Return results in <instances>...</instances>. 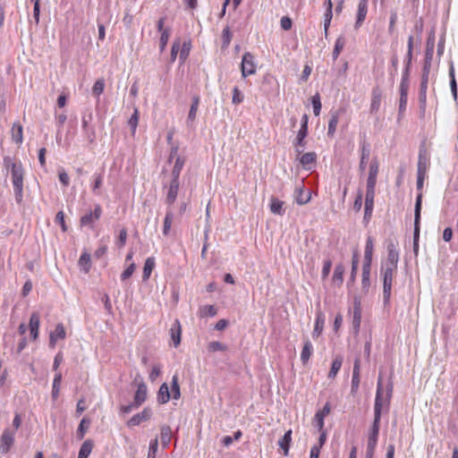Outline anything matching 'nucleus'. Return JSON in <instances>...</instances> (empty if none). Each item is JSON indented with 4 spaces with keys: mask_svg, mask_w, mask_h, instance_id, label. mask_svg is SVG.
I'll return each mask as SVG.
<instances>
[{
    "mask_svg": "<svg viewBox=\"0 0 458 458\" xmlns=\"http://www.w3.org/2000/svg\"><path fill=\"white\" fill-rule=\"evenodd\" d=\"M4 165L6 170L11 172L15 199L17 203H21L23 198L24 170L22 165L20 161H16L13 157L6 156L4 157Z\"/></svg>",
    "mask_w": 458,
    "mask_h": 458,
    "instance_id": "nucleus-1",
    "label": "nucleus"
},
{
    "mask_svg": "<svg viewBox=\"0 0 458 458\" xmlns=\"http://www.w3.org/2000/svg\"><path fill=\"white\" fill-rule=\"evenodd\" d=\"M393 383L389 381L384 387L382 377L379 375L377 383V393L374 405V418L381 419L383 408L388 407L393 394Z\"/></svg>",
    "mask_w": 458,
    "mask_h": 458,
    "instance_id": "nucleus-2",
    "label": "nucleus"
},
{
    "mask_svg": "<svg viewBox=\"0 0 458 458\" xmlns=\"http://www.w3.org/2000/svg\"><path fill=\"white\" fill-rule=\"evenodd\" d=\"M426 174H417V189L420 191V192L417 195L416 202H415V209H414V232H413V238H414V250L416 251L418 243L417 241L420 236V211H421V205H422V187L423 182L425 179Z\"/></svg>",
    "mask_w": 458,
    "mask_h": 458,
    "instance_id": "nucleus-3",
    "label": "nucleus"
},
{
    "mask_svg": "<svg viewBox=\"0 0 458 458\" xmlns=\"http://www.w3.org/2000/svg\"><path fill=\"white\" fill-rule=\"evenodd\" d=\"M396 270L397 268L381 267L380 275L383 279V299L385 303L390 301L394 275Z\"/></svg>",
    "mask_w": 458,
    "mask_h": 458,
    "instance_id": "nucleus-4",
    "label": "nucleus"
},
{
    "mask_svg": "<svg viewBox=\"0 0 458 458\" xmlns=\"http://www.w3.org/2000/svg\"><path fill=\"white\" fill-rule=\"evenodd\" d=\"M256 68L257 65L253 55L250 52H246L242 56L241 64L242 76L246 78L254 74L256 72Z\"/></svg>",
    "mask_w": 458,
    "mask_h": 458,
    "instance_id": "nucleus-5",
    "label": "nucleus"
},
{
    "mask_svg": "<svg viewBox=\"0 0 458 458\" xmlns=\"http://www.w3.org/2000/svg\"><path fill=\"white\" fill-rule=\"evenodd\" d=\"M399 261V252L396 249L395 244L393 242H390L387 244V258L386 261H384L381 267L397 268V264Z\"/></svg>",
    "mask_w": 458,
    "mask_h": 458,
    "instance_id": "nucleus-6",
    "label": "nucleus"
},
{
    "mask_svg": "<svg viewBox=\"0 0 458 458\" xmlns=\"http://www.w3.org/2000/svg\"><path fill=\"white\" fill-rule=\"evenodd\" d=\"M408 89H409V79L407 78V76L403 75V78H402V81L400 83L399 114H402L406 109Z\"/></svg>",
    "mask_w": 458,
    "mask_h": 458,
    "instance_id": "nucleus-7",
    "label": "nucleus"
},
{
    "mask_svg": "<svg viewBox=\"0 0 458 458\" xmlns=\"http://www.w3.org/2000/svg\"><path fill=\"white\" fill-rule=\"evenodd\" d=\"M152 416V411L149 407H146L142 411L133 415L128 421L127 426L131 428L140 425L143 421L148 420Z\"/></svg>",
    "mask_w": 458,
    "mask_h": 458,
    "instance_id": "nucleus-8",
    "label": "nucleus"
},
{
    "mask_svg": "<svg viewBox=\"0 0 458 458\" xmlns=\"http://www.w3.org/2000/svg\"><path fill=\"white\" fill-rule=\"evenodd\" d=\"M102 214L100 205L97 204L93 211H89L81 218V225L82 226L91 225L93 223L98 221Z\"/></svg>",
    "mask_w": 458,
    "mask_h": 458,
    "instance_id": "nucleus-9",
    "label": "nucleus"
},
{
    "mask_svg": "<svg viewBox=\"0 0 458 458\" xmlns=\"http://www.w3.org/2000/svg\"><path fill=\"white\" fill-rule=\"evenodd\" d=\"M368 2L369 0H360L358 4V10L356 15V21L354 28L358 30L363 23L368 13Z\"/></svg>",
    "mask_w": 458,
    "mask_h": 458,
    "instance_id": "nucleus-10",
    "label": "nucleus"
},
{
    "mask_svg": "<svg viewBox=\"0 0 458 458\" xmlns=\"http://www.w3.org/2000/svg\"><path fill=\"white\" fill-rule=\"evenodd\" d=\"M180 181L177 179H172L169 184L165 201L169 207L175 202L178 191H179Z\"/></svg>",
    "mask_w": 458,
    "mask_h": 458,
    "instance_id": "nucleus-11",
    "label": "nucleus"
},
{
    "mask_svg": "<svg viewBox=\"0 0 458 458\" xmlns=\"http://www.w3.org/2000/svg\"><path fill=\"white\" fill-rule=\"evenodd\" d=\"M148 390L147 386L144 382H141L138 385V388L134 394L133 403H135V407L139 408L147 399Z\"/></svg>",
    "mask_w": 458,
    "mask_h": 458,
    "instance_id": "nucleus-12",
    "label": "nucleus"
},
{
    "mask_svg": "<svg viewBox=\"0 0 458 458\" xmlns=\"http://www.w3.org/2000/svg\"><path fill=\"white\" fill-rule=\"evenodd\" d=\"M344 114V110H335V111H332L330 113V119H329V122H328V130H327V135L329 137H334L335 135V132L336 131V127H337V124H338V122H339V117L341 114Z\"/></svg>",
    "mask_w": 458,
    "mask_h": 458,
    "instance_id": "nucleus-13",
    "label": "nucleus"
},
{
    "mask_svg": "<svg viewBox=\"0 0 458 458\" xmlns=\"http://www.w3.org/2000/svg\"><path fill=\"white\" fill-rule=\"evenodd\" d=\"M66 335L63 324H57L55 329L50 333L49 345L54 348L57 340L64 339Z\"/></svg>",
    "mask_w": 458,
    "mask_h": 458,
    "instance_id": "nucleus-14",
    "label": "nucleus"
},
{
    "mask_svg": "<svg viewBox=\"0 0 458 458\" xmlns=\"http://www.w3.org/2000/svg\"><path fill=\"white\" fill-rule=\"evenodd\" d=\"M369 155H370L369 144L368 142H366L365 140H363L360 143V165H359L360 169L362 172L366 169L367 162L369 158Z\"/></svg>",
    "mask_w": 458,
    "mask_h": 458,
    "instance_id": "nucleus-15",
    "label": "nucleus"
},
{
    "mask_svg": "<svg viewBox=\"0 0 458 458\" xmlns=\"http://www.w3.org/2000/svg\"><path fill=\"white\" fill-rule=\"evenodd\" d=\"M14 434L13 431L6 429L1 437V449L3 453H7L13 444Z\"/></svg>",
    "mask_w": 458,
    "mask_h": 458,
    "instance_id": "nucleus-16",
    "label": "nucleus"
},
{
    "mask_svg": "<svg viewBox=\"0 0 458 458\" xmlns=\"http://www.w3.org/2000/svg\"><path fill=\"white\" fill-rule=\"evenodd\" d=\"M370 267L371 263L363 262L361 289L366 293L369 292L370 286Z\"/></svg>",
    "mask_w": 458,
    "mask_h": 458,
    "instance_id": "nucleus-17",
    "label": "nucleus"
},
{
    "mask_svg": "<svg viewBox=\"0 0 458 458\" xmlns=\"http://www.w3.org/2000/svg\"><path fill=\"white\" fill-rule=\"evenodd\" d=\"M12 140L17 145L23 141V129L20 123H14L11 129Z\"/></svg>",
    "mask_w": 458,
    "mask_h": 458,
    "instance_id": "nucleus-18",
    "label": "nucleus"
},
{
    "mask_svg": "<svg viewBox=\"0 0 458 458\" xmlns=\"http://www.w3.org/2000/svg\"><path fill=\"white\" fill-rule=\"evenodd\" d=\"M317 155L315 152H308L303 154L300 158V163L306 170H310L312 165H315Z\"/></svg>",
    "mask_w": 458,
    "mask_h": 458,
    "instance_id": "nucleus-19",
    "label": "nucleus"
},
{
    "mask_svg": "<svg viewBox=\"0 0 458 458\" xmlns=\"http://www.w3.org/2000/svg\"><path fill=\"white\" fill-rule=\"evenodd\" d=\"M174 218V213L172 207H168L166 214L164 219L163 234L167 236L170 233L173 220Z\"/></svg>",
    "mask_w": 458,
    "mask_h": 458,
    "instance_id": "nucleus-20",
    "label": "nucleus"
},
{
    "mask_svg": "<svg viewBox=\"0 0 458 458\" xmlns=\"http://www.w3.org/2000/svg\"><path fill=\"white\" fill-rule=\"evenodd\" d=\"M157 399L160 404H165L168 403L169 400L171 399V394L169 391L168 385L166 383H163L160 386L159 390L157 392Z\"/></svg>",
    "mask_w": 458,
    "mask_h": 458,
    "instance_id": "nucleus-21",
    "label": "nucleus"
},
{
    "mask_svg": "<svg viewBox=\"0 0 458 458\" xmlns=\"http://www.w3.org/2000/svg\"><path fill=\"white\" fill-rule=\"evenodd\" d=\"M381 104V91L378 89L372 90L371 103H370V113L376 114L379 110Z\"/></svg>",
    "mask_w": 458,
    "mask_h": 458,
    "instance_id": "nucleus-22",
    "label": "nucleus"
},
{
    "mask_svg": "<svg viewBox=\"0 0 458 458\" xmlns=\"http://www.w3.org/2000/svg\"><path fill=\"white\" fill-rule=\"evenodd\" d=\"M199 100H200L199 96H198V95L193 96L192 103L191 105V108H190L188 117H187L188 124L192 123L196 119V115H197V112H198V108H199Z\"/></svg>",
    "mask_w": 458,
    "mask_h": 458,
    "instance_id": "nucleus-23",
    "label": "nucleus"
},
{
    "mask_svg": "<svg viewBox=\"0 0 458 458\" xmlns=\"http://www.w3.org/2000/svg\"><path fill=\"white\" fill-rule=\"evenodd\" d=\"M324 324H325V315L319 311L317 314L315 326H314V329L312 332V336L314 338L318 337V335L322 333Z\"/></svg>",
    "mask_w": 458,
    "mask_h": 458,
    "instance_id": "nucleus-24",
    "label": "nucleus"
},
{
    "mask_svg": "<svg viewBox=\"0 0 458 458\" xmlns=\"http://www.w3.org/2000/svg\"><path fill=\"white\" fill-rule=\"evenodd\" d=\"M170 333L173 344L174 347H177L181 343V325L179 320H175L170 329Z\"/></svg>",
    "mask_w": 458,
    "mask_h": 458,
    "instance_id": "nucleus-25",
    "label": "nucleus"
},
{
    "mask_svg": "<svg viewBox=\"0 0 458 458\" xmlns=\"http://www.w3.org/2000/svg\"><path fill=\"white\" fill-rule=\"evenodd\" d=\"M313 352V345L309 339L304 341L303 348L301 353V360L303 364H306Z\"/></svg>",
    "mask_w": 458,
    "mask_h": 458,
    "instance_id": "nucleus-26",
    "label": "nucleus"
},
{
    "mask_svg": "<svg viewBox=\"0 0 458 458\" xmlns=\"http://www.w3.org/2000/svg\"><path fill=\"white\" fill-rule=\"evenodd\" d=\"M284 202L279 200L278 199L272 197L270 199V211L275 215L282 216L284 213V209L283 208Z\"/></svg>",
    "mask_w": 458,
    "mask_h": 458,
    "instance_id": "nucleus-27",
    "label": "nucleus"
},
{
    "mask_svg": "<svg viewBox=\"0 0 458 458\" xmlns=\"http://www.w3.org/2000/svg\"><path fill=\"white\" fill-rule=\"evenodd\" d=\"M291 441L292 430L289 429L284 433V437L278 442V445L283 449L284 455L288 454Z\"/></svg>",
    "mask_w": 458,
    "mask_h": 458,
    "instance_id": "nucleus-28",
    "label": "nucleus"
},
{
    "mask_svg": "<svg viewBox=\"0 0 458 458\" xmlns=\"http://www.w3.org/2000/svg\"><path fill=\"white\" fill-rule=\"evenodd\" d=\"M307 134L308 129L301 127L298 131L295 142L296 152L298 154H301L302 152V149H301V148L304 147V139L306 138Z\"/></svg>",
    "mask_w": 458,
    "mask_h": 458,
    "instance_id": "nucleus-29",
    "label": "nucleus"
},
{
    "mask_svg": "<svg viewBox=\"0 0 458 458\" xmlns=\"http://www.w3.org/2000/svg\"><path fill=\"white\" fill-rule=\"evenodd\" d=\"M160 440L163 446H167L171 441L172 430L167 425H163L160 428Z\"/></svg>",
    "mask_w": 458,
    "mask_h": 458,
    "instance_id": "nucleus-30",
    "label": "nucleus"
},
{
    "mask_svg": "<svg viewBox=\"0 0 458 458\" xmlns=\"http://www.w3.org/2000/svg\"><path fill=\"white\" fill-rule=\"evenodd\" d=\"M155 265H156V261L153 257H148L146 259L144 267H143V275H142V278L144 281L148 280L149 278L151 272H152L153 268L155 267Z\"/></svg>",
    "mask_w": 458,
    "mask_h": 458,
    "instance_id": "nucleus-31",
    "label": "nucleus"
},
{
    "mask_svg": "<svg viewBox=\"0 0 458 458\" xmlns=\"http://www.w3.org/2000/svg\"><path fill=\"white\" fill-rule=\"evenodd\" d=\"M185 160L184 158L181 157H176L175 163L174 165V167L172 169V179H177L179 180L181 172L183 168Z\"/></svg>",
    "mask_w": 458,
    "mask_h": 458,
    "instance_id": "nucleus-32",
    "label": "nucleus"
},
{
    "mask_svg": "<svg viewBox=\"0 0 458 458\" xmlns=\"http://www.w3.org/2000/svg\"><path fill=\"white\" fill-rule=\"evenodd\" d=\"M373 250H374L373 239L371 236H369L366 241L365 252H364V262L371 263Z\"/></svg>",
    "mask_w": 458,
    "mask_h": 458,
    "instance_id": "nucleus-33",
    "label": "nucleus"
},
{
    "mask_svg": "<svg viewBox=\"0 0 458 458\" xmlns=\"http://www.w3.org/2000/svg\"><path fill=\"white\" fill-rule=\"evenodd\" d=\"M344 267L342 264H338L334 270L332 280L334 284L341 285L344 281Z\"/></svg>",
    "mask_w": 458,
    "mask_h": 458,
    "instance_id": "nucleus-34",
    "label": "nucleus"
},
{
    "mask_svg": "<svg viewBox=\"0 0 458 458\" xmlns=\"http://www.w3.org/2000/svg\"><path fill=\"white\" fill-rule=\"evenodd\" d=\"M93 448V443L91 440H85L81 445L78 458H88Z\"/></svg>",
    "mask_w": 458,
    "mask_h": 458,
    "instance_id": "nucleus-35",
    "label": "nucleus"
},
{
    "mask_svg": "<svg viewBox=\"0 0 458 458\" xmlns=\"http://www.w3.org/2000/svg\"><path fill=\"white\" fill-rule=\"evenodd\" d=\"M342 363H343V358L341 356H337L334 359L332 365H331V369L328 373L329 378H335L336 377L338 371L340 370V369L342 367Z\"/></svg>",
    "mask_w": 458,
    "mask_h": 458,
    "instance_id": "nucleus-36",
    "label": "nucleus"
},
{
    "mask_svg": "<svg viewBox=\"0 0 458 458\" xmlns=\"http://www.w3.org/2000/svg\"><path fill=\"white\" fill-rule=\"evenodd\" d=\"M361 322V312L359 306H355L352 314V327L355 334H358Z\"/></svg>",
    "mask_w": 458,
    "mask_h": 458,
    "instance_id": "nucleus-37",
    "label": "nucleus"
},
{
    "mask_svg": "<svg viewBox=\"0 0 458 458\" xmlns=\"http://www.w3.org/2000/svg\"><path fill=\"white\" fill-rule=\"evenodd\" d=\"M344 46H345V38L343 36L338 37L335 40L334 50L332 53V57H333L334 61H335L338 58V56H339L341 51L344 49Z\"/></svg>",
    "mask_w": 458,
    "mask_h": 458,
    "instance_id": "nucleus-38",
    "label": "nucleus"
},
{
    "mask_svg": "<svg viewBox=\"0 0 458 458\" xmlns=\"http://www.w3.org/2000/svg\"><path fill=\"white\" fill-rule=\"evenodd\" d=\"M171 398L178 400L181 397V391L179 386V378L177 375H174L172 377V387H171Z\"/></svg>",
    "mask_w": 458,
    "mask_h": 458,
    "instance_id": "nucleus-39",
    "label": "nucleus"
},
{
    "mask_svg": "<svg viewBox=\"0 0 458 458\" xmlns=\"http://www.w3.org/2000/svg\"><path fill=\"white\" fill-rule=\"evenodd\" d=\"M428 166V159L426 154H423L420 151V155H419V160H418L417 174H426Z\"/></svg>",
    "mask_w": 458,
    "mask_h": 458,
    "instance_id": "nucleus-40",
    "label": "nucleus"
},
{
    "mask_svg": "<svg viewBox=\"0 0 458 458\" xmlns=\"http://www.w3.org/2000/svg\"><path fill=\"white\" fill-rule=\"evenodd\" d=\"M62 381V374L60 372L55 373L54 380H53V388H52V398L56 400L60 392V386Z\"/></svg>",
    "mask_w": 458,
    "mask_h": 458,
    "instance_id": "nucleus-41",
    "label": "nucleus"
},
{
    "mask_svg": "<svg viewBox=\"0 0 458 458\" xmlns=\"http://www.w3.org/2000/svg\"><path fill=\"white\" fill-rule=\"evenodd\" d=\"M295 199L299 205H304L310 200V192L305 193L302 188H299L296 191Z\"/></svg>",
    "mask_w": 458,
    "mask_h": 458,
    "instance_id": "nucleus-42",
    "label": "nucleus"
},
{
    "mask_svg": "<svg viewBox=\"0 0 458 458\" xmlns=\"http://www.w3.org/2000/svg\"><path fill=\"white\" fill-rule=\"evenodd\" d=\"M380 420L381 419L374 418L372 427L369 433V439L375 441L378 440Z\"/></svg>",
    "mask_w": 458,
    "mask_h": 458,
    "instance_id": "nucleus-43",
    "label": "nucleus"
},
{
    "mask_svg": "<svg viewBox=\"0 0 458 458\" xmlns=\"http://www.w3.org/2000/svg\"><path fill=\"white\" fill-rule=\"evenodd\" d=\"M105 89V80L98 79L92 87V95L99 99L100 95L103 93Z\"/></svg>",
    "mask_w": 458,
    "mask_h": 458,
    "instance_id": "nucleus-44",
    "label": "nucleus"
},
{
    "mask_svg": "<svg viewBox=\"0 0 458 458\" xmlns=\"http://www.w3.org/2000/svg\"><path fill=\"white\" fill-rule=\"evenodd\" d=\"M89 424H90V420L86 418V417H84L81 420V423H80L79 428L77 429V437H78V438L82 439L84 437L85 433L88 430Z\"/></svg>",
    "mask_w": 458,
    "mask_h": 458,
    "instance_id": "nucleus-45",
    "label": "nucleus"
},
{
    "mask_svg": "<svg viewBox=\"0 0 458 458\" xmlns=\"http://www.w3.org/2000/svg\"><path fill=\"white\" fill-rule=\"evenodd\" d=\"M449 77H450L451 91H452L454 98H457V83H456V80H455V76H454V68L453 64H451L450 68H449Z\"/></svg>",
    "mask_w": 458,
    "mask_h": 458,
    "instance_id": "nucleus-46",
    "label": "nucleus"
},
{
    "mask_svg": "<svg viewBox=\"0 0 458 458\" xmlns=\"http://www.w3.org/2000/svg\"><path fill=\"white\" fill-rule=\"evenodd\" d=\"M79 265L88 273L90 268V255L87 252L81 254L79 259Z\"/></svg>",
    "mask_w": 458,
    "mask_h": 458,
    "instance_id": "nucleus-47",
    "label": "nucleus"
},
{
    "mask_svg": "<svg viewBox=\"0 0 458 458\" xmlns=\"http://www.w3.org/2000/svg\"><path fill=\"white\" fill-rule=\"evenodd\" d=\"M216 314V309L213 305H204L199 309L200 317H214Z\"/></svg>",
    "mask_w": 458,
    "mask_h": 458,
    "instance_id": "nucleus-48",
    "label": "nucleus"
},
{
    "mask_svg": "<svg viewBox=\"0 0 458 458\" xmlns=\"http://www.w3.org/2000/svg\"><path fill=\"white\" fill-rule=\"evenodd\" d=\"M311 104L313 106V112L316 116H318L320 114L321 110V101H320V96L318 93H316L312 98H311Z\"/></svg>",
    "mask_w": 458,
    "mask_h": 458,
    "instance_id": "nucleus-49",
    "label": "nucleus"
},
{
    "mask_svg": "<svg viewBox=\"0 0 458 458\" xmlns=\"http://www.w3.org/2000/svg\"><path fill=\"white\" fill-rule=\"evenodd\" d=\"M433 54H434V51H433V47L432 46H430L428 47H426L425 62H424L423 67H427L428 69L431 68V62H432V59H433Z\"/></svg>",
    "mask_w": 458,
    "mask_h": 458,
    "instance_id": "nucleus-50",
    "label": "nucleus"
},
{
    "mask_svg": "<svg viewBox=\"0 0 458 458\" xmlns=\"http://www.w3.org/2000/svg\"><path fill=\"white\" fill-rule=\"evenodd\" d=\"M359 266V255L358 252L355 251L352 256V273H351V280L354 281L357 269Z\"/></svg>",
    "mask_w": 458,
    "mask_h": 458,
    "instance_id": "nucleus-51",
    "label": "nucleus"
},
{
    "mask_svg": "<svg viewBox=\"0 0 458 458\" xmlns=\"http://www.w3.org/2000/svg\"><path fill=\"white\" fill-rule=\"evenodd\" d=\"M170 36L169 29H165L163 33H161L160 40H159V48L160 51L163 52L166 47Z\"/></svg>",
    "mask_w": 458,
    "mask_h": 458,
    "instance_id": "nucleus-52",
    "label": "nucleus"
},
{
    "mask_svg": "<svg viewBox=\"0 0 458 458\" xmlns=\"http://www.w3.org/2000/svg\"><path fill=\"white\" fill-rule=\"evenodd\" d=\"M223 47H227L232 40V33L229 27H226L222 31Z\"/></svg>",
    "mask_w": 458,
    "mask_h": 458,
    "instance_id": "nucleus-53",
    "label": "nucleus"
},
{
    "mask_svg": "<svg viewBox=\"0 0 458 458\" xmlns=\"http://www.w3.org/2000/svg\"><path fill=\"white\" fill-rule=\"evenodd\" d=\"M243 98H244V97H243V94L242 93V91L236 87L233 88V98H232L233 104L239 105L243 101Z\"/></svg>",
    "mask_w": 458,
    "mask_h": 458,
    "instance_id": "nucleus-54",
    "label": "nucleus"
},
{
    "mask_svg": "<svg viewBox=\"0 0 458 458\" xmlns=\"http://www.w3.org/2000/svg\"><path fill=\"white\" fill-rule=\"evenodd\" d=\"M139 122V111L137 108L134 109V112L131 118L128 121V124L131 126L132 132L134 133Z\"/></svg>",
    "mask_w": 458,
    "mask_h": 458,
    "instance_id": "nucleus-55",
    "label": "nucleus"
},
{
    "mask_svg": "<svg viewBox=\"0 0 458 458\" xmlns=\"http://www.w3.org/2000/svg\"><path fill=\"white\" fill-rule=\"evenodd\" d=\"M103 184V176L101 174H98V175H95L94 176V182H93V185H92V191L98 195L99 194V188L102 186Z\"/></svg>",
    "mask_w": 458,
    "mask_h": 458,
    "instance_id": "nucleus-56",
    "label": "nucleus"
},
{
    "mask_svg": "<svg viewBox=\"0 0 458 458\" xmlns=\"http://www.w3.org/2000/svg\"><path fill=\"white\" fill-rule=\"evenodd\" d=\"M332 17H333L332 11L327 10L326 13H325V19H324V31H325L326 37H327V34H328V29L330 26Z\"/></svg>",
    "mask_w": 458,
    "mask_h": 458,
    "instance_id": "nucleus-57",
    "label": "nucleus"
},
{
    "mask_svg": "<svg viewBox=\"0 0 458 458\" xmlns=\"http://www.w3.org/2000/svg\"><path fill=\"white\" fill-rule=\"evenodd\" d=\"M135 267H136L135 264L131 263L128 266V267L122 273L121 279L123 281H124V280H127L128 278H130L131 276V275L133 274Z\"/></svg>",
    "mask_w": 458,
    "mask_h": 458,
    "instance_id": "nucleus-58",
    "label": "nucleus"
},
{
    "mask_svg": "<svg viewBox=\"0 0 458 458\" xmlns=\"http://www.w3.org/2000/svg\"><path fill=\"white\" fill-rule=\"evenodd\" d=\"M378 168H379V164H378L377 160V159L372 160V162L370 163V165H369V176L377 178V174H378Z\"/></svg>",
    "mask_w": 458,
    "mask_h": 458,
    "instance_id": "nucleus-59",
    "label": "nucleus"
},
{
    "mask_svg": "<svg viewBox=\"0 0 458 458\" xmlns=\"http://www.w3.org/2000/svg\"><path fill=\"white\" fill-rule=\"evenodd\" d=\"M157 446H158V442H157V438L150 441L148 458H155L156 457Z\"/></svg>",
    "mask_w": 458,
    "mask_h": 458,
    "instance_id": "nucleus-60",
    "label": "nucleus"
},
{
    "mask_svg": "<svg viewBox=\"0 0 458 458\" xmlns=\"http://www.w3.org/2000/svg\"><path fill=\"white\" fill-rule=\"evenodd\" d=\"M161 374V366L159 364L153 365L151 371L149 373V379L153 382Z\"/></svg>",
    "mask_w": 458,
    "mask_h": 458,
    "instance_id": "nucleus-61",
    "label": "nucleus"
},
{
    "mask_svg": "<svg viewBox=\"0 0 458 458\" xmlns=\"http://www.w3.org/2000/svg\"><path fill=\"white\" fill-rule=\"evenodd\" d=\"M208 350L210 352L225 351L226 347L222 343L215 341V342L209 343Z\"/></svg>",
    "mask_w": 458,
    "mask_h": 458,
    "instance_id": "nucleus-62",
    "label": "nucleus"
},
{
    "mask_svg": "<svg viewBox=\"0 0 458 458\" xmlns=\"http://www.w3.org/2000/svg\"><path fill=\"white\" fill-rule=\"evenodd\" d=\"M58 177H59V180L61 182V183L64 185V186H68L69 183H70V177L68 175V174L65 172L64 169H60L59 172H58Z\"/></svg>",
    "mask_w": 458,
    "mask_h": 458,
    "instance_id": "nucleus-63",
    "label": "nucleus"
},
{
    "mask_svg": "<svg viewBox=\"0 0 458 458\" xmlns=\"http://www.w3.org/2000/svg\"><path fill=\"white\" fill-rule=\"evenodd\" d=\"M39 328V316L38 313H32L30 318V329Z\"/></svg>",
    "mask_w": 458,
    "mask_h": 458,
    "instance_id": "nucleus-64",
    "label": "nucleus"
}]
</instances>
